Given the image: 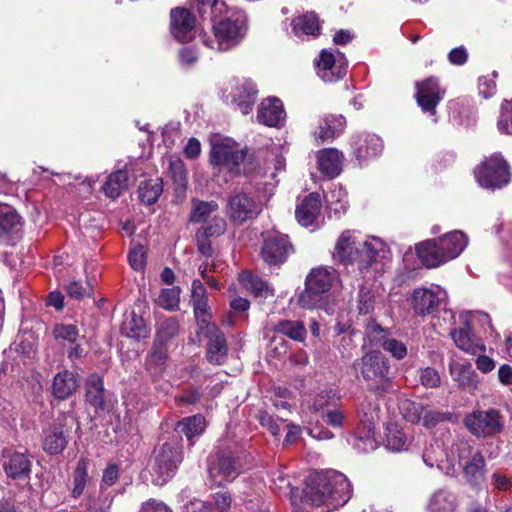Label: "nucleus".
Listing matches in <instances>:
<instances>
[{"label":"nucleus","instance_id":"45","mask_svg":"<svg viewBox=\"0 0 512 512\" xmlns=\"http://www.w3.org/2000/svg\"><path fill=\"white\" fill-rule=\"evenodd\" d=\"M274 331L281 333L294 341L302 342L306 337V328L301 321L282 320L274 326Z\"/></svg>","mask_w":512,"mask_h":512},{"label":"nucleus","instance_id":"62","mask_svg":"<svg viewBox=\"0 0 512 512\" xmlns=\"http://www.w3.org/2000/svg\"><path fill=\"white\" fill-rule=\"evenodd\" d=\"M167 359L166 343L155 340L150 353V361L157 366H162Z\"/></svg>","mask_w":512,"mask_h":512},{"label":"nucleus","instance_id":"59","mask_svg":"<svg viewBox=\"0 0 512 512\" xmlns=\"http://www.w3.org/2000/svg\"><path fill=\"white\" fill-rule=\"evenodd\" d=\"M169 169L174 182L184 187L187 181V171L184 163L180 159H170Z\"/></svg>","mask_w":512,"mask_h":512},{"label":"nucleus","instance_id":"22","mask_svg":"<svg viewBox=\"0 0 512 512\" xmlns=\"http://www.w3.org/2000/svg\"><path fill=\"white\" fill-rule=\"evenodd\" d=\"M113 496L102 486L98 492L87 493L78 503L71 504L70 512H110Z\"/></svg>","mask_w":512,"mask_h":512},{"label":"nucleus","instance_id":"7","mask_svg":"<svg viewBox=\"0 0 512 512\" xmlns=\"http://www.w3.org/2000/svg\"><path fill=\"white\" fill-rule=\"evenodd\" d=\"M445 457L451 466L458 463L462 467L465 480L471 486H479L484 482L485 459L478 451L472 453L468 442L460 440L453 443Z\"/></svg>","mask_w":512,"mask_h":512},{"label":"nucleus","instance_id":"6","mask_svg":"<svg viewBox=\"0 0 512 512\" xmlns=\"http://www.w3.org/2000/svg\"><path fill=\"white\" fill-rule=\"evenodd\" d=\"M183 460L182 448L177 437L155 447L150 461V474L154 485L169 482Z\"/></svg>","mask_w":512,"mask_h":512},{"label":"nucleus","instance_id":"42","mask_svg":"<svg viewBox=\"0 0 512 512\" xmlns=\"http://www.w3.org/2000/svg\"><path fill=\"white\" fill-rule=\"evenodd\" d=\"M190 4L202 18L209 15L212 20H215L223 13L228 12L225 2L219 0H190Z\"/></svg>","mask_w":512,"mask_h":512},{"label":"nucleus","instance_id":"47","mask_svg":"<svg viewBox=\"0 0 512 512\" xmlns=\"http://www.w3.org/2000/svg\"><path fill=\"white\" fill-rule=\"evenodd\" d=\"M218 210V204L215 201H193V210L190 215V221L193 223L208 222L211 214Z\"/></svg>","mask_w":512,"mask_h":512},{"label":"nucleus","instance_id":"57","mask_svg":"<svg viewBox=\"0 0 512 512\" xmlns=\"http://www.w3.org/2000/svg\"><path fill=\"white\" fill-rule=\"evenodd\" d=\"M206 223V226L199 229L203 235L210 237L220 236L226 231V221L223 217L214 216Z\"/></svg>","mask_w":512,"mask_h":512},{"label":"nucleus","instance_id":"53","mask_svg":"<svg viewBox=\"0 0 512 512\" xmlns=\"http://www.w3.org/2000/svg\"><path fill=\"white\" fill-rule=\"evenodd\" d=\"M386 447L393 452H400L406 449L407 437L397 426H392L387 429Z\"/></svg>","mask_w":512,"mask_h":512},{"label":"nucleus","instance_id":"52","mask_svg":"<svg viewBox=\"0 0 512 512\" xmlns=\"http://www.w3.org/2000/svg\"><path fill=\"white\" fill-rule=\"evenodd\" d=\"M365 334L372 346L383 347L384 342L390 338L389 331L381 327L375 320H370L367 323Z\"/></svg>","mask_w":512,"mask_h":512},{"label":"nucleus","instance_id":"51","mask_svg":"<svg viewBox=\"0 0 512 512\" xmlns=\"http://www.w3.org/2000/svg\"><path fill=\"white\" fill-rule=\"evenodd\" d=\"M180 288L177 286L163 289L158 296L157 304L169 311H175L179 308L180 303Z\"/></svg>","mask_w":512,"mask_h":512},{"label":"nucleus","instance_id":"55","mask_svg":"<svg viewBox=\"0 0 512 512\" xmlns=\"http://www.w3.org/2000/svg\"><path fill=\"white\" fill-rule=\"evenodd\" d=\"M192 305L200 331H202V327L215 326L210 323L211 315L209 313L208 299L196 300V302H192Z\"/></svg>","mask_w":512,"mask_h":512},{"label":"nucleus","instance_id":"39","mask_svg":"<svg viewBox=\"0 0 512 512\" xmlns=\"http://www.w3.org/2000/svg\"><path fill=\"white\" fill-rule=\"evenodd\" d=\"M327 208L335 216L340 217L347 211L348 197L346 190L341 185H333L325 195Z\"/></svg>","mask_w":512,"mask_h":512},{"label":"nucleus","instance_id":"25","mask_svg":"<svg viewBox=\"0 0 512 512\" xmlns=\"http://www.w3.org/2000/svg\"><path fill=\"white\" fill-rule=\"evenodd\" d=\"M449 371L452 379L457 382L462 389L470 393L478 389L480 383L479 376L472 368L471 363L451 361Z\"/></svg>","mask_w":512,"mask_h":512},{"label":"nucleus","instance_id":"4","mask_svg":"<svg viewBox=\"0 0 512 512\" xmlns=\"http://www.w3.org/2000/svg\"><path fill=\"white\" fill-rule=\"evenodd\" d=\"M213 38L207 34L200 35L202 42L210 49L228 51L244 39L247 28V15L242 10H233L219 21L212 20Z\"/></svg>","mask_w":512,"mask_h":512},{"label":"nucleus","instance_id":"28","mask_svg":"<svg viewBox=\"0 0 512 512\" xmlns=\"http://www.w3.org/2000/svg\"><path fill=\"white\" fill-rule=\"evenodd\" d=\"M4 470L8 477L13 479H25L31 472V461L29 457L20 452L7 453L4 456Z\"/></svg>","mask_w":512,"mask_h":512},{"label":"nucleus","instance_id":"43","mask_svg":"<svg viewBox=\"0 0 512 512\" xmlns=\"http://www.w3.org/2000/svg\"><path fill=\"white\" fill-rule=\"evenodd\" d=\"M87 401L96 409H104V387L102 379L94 374L87 380Z\"/></svg>","mask_w":512,"mask_h":512},{"label":"nucleus","instance_id":"58","mask_svg":"<svg viewBox=\"0 0 512 512\" xmlns=\"http://www.w3.org/2000/svg\"><path fill=\"white\" fill-rule=\"evenodd\" d=\"M420 383L426 388H437L441 383L438 371L432 367H426L418 371Z\"/></svg>","mask_w":512,"mask_h":512},{"label":"nucleus","instance_id":"30","mask_svg":"<svg viewBox=\"0 0 512 512\" xmlns=\"http://www.w3.org/2000/svg\"><path fill=\"white\" fill-rule=\"evenodd\" d=\"M292 33L299 39L305 37H316L320 33L318 17L313 12H306L292 19Z\"/></svg>","mask_w":512,"mask_h":512},{"label":"nucleus","instance_id":"2","mask_svg":"<svg viewBox=\"0 0 512 512\" xmlns=\"http://www.w3.org/2000/svg\"><path fill=\"white\" fill-rule=\"evenodd\" d=\"M348 478L335 470L311 473L306 480L304 498L307 503L324 507L327 512L344 506L352 496Z\"/></svg>","mask_w":512,"mask_h":512},{"label":"nucleus","instance_id":"21","mask_svg":"<svg viewBox=\"0 0 512 512\" xmlns=\"http://www.w3.org/2000/svg\"><path fill=\"white\" fill-rule=\"evenodd\" d=\"M258 94L255 83L250 79H237L231 90L233 103L246 115L252 111Z\"/></svg>","mask_w":512,"mask_h":512},{"label":"nucleus","instance_id":"32","mask_svg":"<svg viewBox=\"0 0 512 512\" xmlns=\"http://www.w3.org/2000/svg\"><path fill=\"white\" fill-rule=\"evenodd\" d=\"M87 462L83 459L79 460L72 475V488L70 495L66 498L67 503H78L80 497L84 495L87 484L89 482Z\"/></svg>","mask_w":512,"mask_h":512},{"label":"nucleus","instance_id":"20","mask_svg":"<svg viewBox=\"0 0 512 512\" xmlns=\"http://www.w3.org/2000/svg\"><path fill=\"white\" fill-rule=\"evenodd\" d=\"M76 418L72 415H65L62 420L53 427L44 431L43 449L50 455L61 453L67 445V435L63 430V426L76 423Z\"/></svg>","mask_w":512,"mask_h":512},{"label":"nucleus","instance_id":"27","mask_svg":"<svg viewBox=\"0 0 512 512\" xmlns=\"http://www.w3.org/2000/svg\"><path fill=\"white\" fill-rule=\"evenodd\" d=\"M322 208V202L318 193H311L306 196L296 207L295 216L298 223L308 227L315 223Z\"/></svg>","mask_w":512,"mask_h":512},{"label":"nucleus","instance_id":"10","mask_svg":"<svg viewBox=\"0 0 512 512\" xmlns=\"http://www.w3.org/2000/svg\"><path fill=\"white\" fill-rule=\"evenodd\" d=\"M475 177L481 187L502 188L510 181L508 164L500 155H492L477 167Z\"/></svg>","mask_w":512,"mask_h":512},{"label":"nucleus","instance_id":"63","mask_svg":"<svg viewBox=\"0 0 512 512\" xmlns=\"http://www.w3.org/2000/svg\"><path fill=\"white\" fill-rule=\"evenodd\" d=\"M67 294L73 299H83L90 295L91 289L88 285H83L80 281H71L66 286Z\"/></svg>","mask_w":512,"mask_h":512},{"label":"nucleus","instance_id":"26","mask_svg":"<svg viewBox=\"0 0 512 512\" xmlns=\"http://www.w3.org/2000/svg\"><path fill=\"white\" fill-rule=\"evenodd\" d=\"M416 252L420 262L427 268H435L448 262L439 241L435 239L416 245Z\"/></svg>","mask_w":512,"mask_h":512},{"label":"nucleus","instance_id":"36","mask_svg":"<svg viewBox=\"0 0 512 512\" xmlns=\"http://www.w3.org/2000/svg\"><path fill=\"white\" fill-rule=\"evenodd\" d=\"M22 229V219L10 205L0 203V235L12 236Z\"/></svg>","mask_w":512,"mask_h":512},{"label":"nucleus","instance_id":"40","mask_svg":"<svg viewBox=\"0 0 512 512\" xmlns=\"http://www.w3.org/2000/svg\"><path fill=\"white\" fill-rule=\"evenodd\" d=\"M205 427V418L202 415L197 414L180 420L176 425L175 431L178 434L185 435L188 441L191 442L194 437L199 436L204 432Z\"/></svg>","mask_w":512,"mask_h":512},{"label":"nucleus","instance_id":"64","mask_svg":"<svg viewBox=\"0 0 512 512\" xmlns=\"http://www.w3.org/2000/svg\"><path fill=\"white\" fill-rule=\"evenodd\" d=\"M183 512H213V509L209 502L193 498L184 505Z\"/></svg>","mask_w":512,"mask_h":512},{"label":"nucleus","instance_id":"38","mask_svg":"<svg viewBox=\"0 0 512 512\" xmlns=\"http://www.w3.org/2000/svg\"><path fill=\"white\" fill-rule=\"evenodd\" d=\"M456 508V496L446 489L435 491L431 495L428 504L429 512H456Z\"/></svg>","mask_w":512,"mask_h":512},{"label":"nucleus","instance_id":"33","mask_svg":"<svg viewBox=\"0 0 512 512\" xmlns=\"http://www.w3.org/2000/svg\"><path fill=\"white\" fill-rule=\"evenodd\" d=\"M77 387V375L74 372L63 370L54 376L52 393L56 398L64 400L71 396Z\"/></svg>","mask_w":512,"mask_h":512},{"label":"nucleus","instance_id":"11","mask_svg":"<svg viewBox=\"0 0 512 512\" xmlns=\"http://www.w3.org/2000/svg\"><path fill=\"white\" fill-rule=\"evenodd\" d=\"M464 424L476 437H489L503 429L501 414L496 409L473 411L466 415Z\"/></svg>","mask_w":512,"mask_h":512},{"label":"nucleus","instance_id":"19","mask_svg":"<svg viewBox=\"0 0 512 512\" xmlns=\"http://www.w3.org/2000/svg\"><path fill=\"white\" fill-rule=\"evenodd\" d=\"M351 146L356 160L362 165L382 153L383 141L376 134H360L352 138Z\"/></svg>","mask_w":512,"mask_h":512},{"label":"nucleus","instance_id":"13","mask_svg":"<svg viewBox=\"0 0 512 512\" xmlns=\"http://www.w3.org/2000/svg\"><path fill=\"white\" fill-rule=\"evenodd\" d=\"M447 301V292L440 286L414 289L411 305L417 315L424 316L436 311Z\"/></svg>","mask_w":512,"mask_h":512},{"label":"nucleus","instance_id":"54","mask_svg":"<svg viewBox=\"0 0 512 512\" xmlns=\"http://www.w3.org/2000/svg\"><path fill=\"white\" fill-rule=\"evenodd\" d=\"M179 331V323L174 317H169L159 322L157 327L156 339L158 341L167 343L170 339L175 337Z\"/></svg>","mask_w":512,"mask_h":512},{"label":"nucleus","instance_id":"44","mask_svg":"<svg viewBox=\"0 0 512 512\" xmlns=\"http://www.w3.org/2000/svg\"><path fill=\"white\" fill-rule=\"evenodd\" d=\"M52 334L56 342L63 347L70 344H75V342L78 341L80 337L77 325L72 323L55 324Z\"/></svg>","mask_w":512,"mask_h":512},{"label":"nucleus","instance_id":"34","mask_svg":"<svg viewBox=\"0 0 512 512\" xmlns=\"http://www.w3.org/2000/svg\"><path fill=\"white\" fill-rule=\"evenodd\" d=\"M447 260L457 258L466 248L468 237L462 231H453L438 239Z\"/></svg>","mask_w":512,"mask_h":512},{"label":"nucleus","instance_id":"49","mask_svg":"<svg viewBox=\"0 0 512 512\" xmlns=\"http://www.w3.org/2000/svg\"><path fill=\"white\" fill-rule=\"evenodd\" d=\"M399 410L402 416L411 423H420L425 407L422 403L410 399H402L399 402Z\"/></svg>","mask_w":512,"mask_h":512},{"label":"nucleus","instance_id":"1","mask_svg":"<svg viewBox=\"0 0 512 512\" xmlns=\"http://www.w3.org/2000/svg\"><path fill=\"white\" fill-rule=\"evenodd\" d=\"M388 254V246L382 239L367 237L361 241L359 232L345 230L338 237L332 256L348 272L357 273L363 280H369L380 272V260Z\"/></svg>","mask_w":512,"mask_h":512},{"label":"nucleus","instance_id":"8","mask_svg":"<svg viewBox=\"0 0 512 512\" xmlns=\"http://www.w3.org/2000/svg\"><path fill=\"white\" fill-rule=\"evenodd\" d=\"M378 412V404L369 398H365L358 407L357 413L360 424L351 443L359 452L366 453L376 449L374 423L378 419Z\"/></svg>","mask_w":512,"mask_h":512},{"label":"nucleus","instance_id":"50","mask_svg":"<svg viewBox=\"0 0 512 512\" xmlns=\"http://www.w3.org/2000/svg\"><path fill=\"white\" fill-rule=\"evenodd\" d=\"M326 295L315 289H311L307 285L298 297V303L302 308L314 309L321 308L325 303Z\"/></svg>","mask_w":512,"mask_h":512},{"label":"nucleus","instance_id":"18","mask_svg":"<svg viewBox=\"0 0 512 512\" xmlns=\"http://www.w3.org/2000/svg\"><path fill=\"white\" fill-rule=\"evenodd\" d=\"M200 333L207 338V360L214 365H221L227 357V344L222 331L217 326L202 327Z\"/></svg>","mask_w":512,"mask_h":512},{"label":"nucleus","instance_id":"17","mask_svg":"<svg viewBox=\"0 0 512 512\" xmlns=\"http://www.w3.org/2000/svg\"><path fill=\"white\" fill-rule=\"evenodd\" d=\"M171 33L182 43L191 41L195 36V18L185 8L177 7L171 10Z\"/></svg>","mask_w":512,"mask_h":512},{"label":"nucleus","instance_id":"37","mask_svg":"<svg viewBox=\"0 0 512 512\" xmlns=\"http://www.w3.org/2000/svg\"><path fill=\"white\" fill-rule=\"evenodd\" d=\"M239 279L242 285L257 298L266 299L274 295V290L266 281L249 271L241 273Z\"/></svg>","mask_w":512,"mask_h":512},{"label":"nucleus","instance_id":"9","mask_svg":"<svg viewBox=\"0 0 512 512\" xmlns=\"http://www.w3.org/2000/svg\"><path fill=\"white\" fill-rule=\"evenodd\" d=\"M262 209L263 197L259 193L241 191L227 199L226 214L236 224L256 218Z\"/></svg>","mask_w":512,"mask_h":512},{"label":"nucleus","instance_id":"15","mask_svg":"<svg viewBox=\"0 0 512 512\" xmlns=\"http://www.w3.org/2000/svg\"><path fill=\"white\" fill-rule=\"evenodd\" d=\"M318 76L327 83H333L344 78L347 72V60L337 51V55L322 50L316 62Z\"/></svg>","mask_w":512,"mask_h":512},{"label":"nucleus","instance_id":"16","mask_svg":"<svg viewBox=\"0 0 512 512\" xmlns=\"http://www.w3.org/2000/svg\"><path fill=\"white\" fill-rule=\"evenodd\" d=\"M209 479L214 486H222L225 482L233 481L238 475V466L231 453H222L209 464Z\"/></svg>","mask_w":512,"mask_h":512},{"label":"nucleus","instance_id":"12","mask_svg":"<svg viewBox=\"0 0 512 512\" xmlns=\"http://www.w3.org/2000/svg\"><path fill=\"white\" fill-rule=\"evenodd\" d=\"M415 87V98L418 106L424 113L434 117V122H437L436 107L442 101L445 90L441 88L438 79L435 77L416 82Z\"/></svg>","mask_w":512,"mask_h":512},{"label":"nucleus","instance_id":"56","mask_svg":"<svg viewBox=\"0 0 512 512\" xmlns=\"http://www.w3.org/2000/svg\"><path fill=\"white\" fill-rule=\"evenodd\" d=\"M451 413H443L436 410H424L421 422L428 429L434 428L437 424L452 420Z\"/></svg>","mask_w":512,"mask_h":512},{"label":"nucleus","instance_id":"14","mask_svg":"<svg viewBox=\"0 0 512 512\" xmlns=\"http://www.w3.org/2000/svg\"><path fill=\"white\" fill-rule=\"evenodd\" d=\"M293 252L288 236L277 232L268 233L261 249L263 260L269 265H281Z\"/></svg>","mask_w":512,"mask_h":512},{"label":"nucleus","instance_id":"5","mask_svg":"<svg viewBox=\"0 0 512 512\" xmlns=\"http://www.w3.org/2000/svg\"><path fill=\"white\" fill-rule=\"evenodd\" d=\"M357 379L367 383L368 389L384 394L392 387L389 360L378 350H371L352 364Z\"/></svg>","mask_w":512,"mask_h":512},{"label":"nucleus","instance_id":"48","mask_svg":"<svg viewBox=\"0 0 512 512\" xmlns=\"http://www.w3.org/2000/svg\"><path fill=\"white\" fill-rule=\"evenodd\" d=\"M357 309L360 314L371 313L376 304V295L371 287L360 285L356 296Z\"/></svg>","mask_w":512,"mask_h":512},{"label":"nucleus","instance_id":"31","mask_svg":"<svg viewBox=\"0 0 512 512\" xmlns=\"http://www.w3.org/2000/svg\"><path fill=\"white\" fill-rule=\"evenodd\" d=\"M346 126V119L343 115L329 114L320 121L318 130L315 131L316 138L322 141H330L340 135Z\"/></svg>","mask_w":512,"mask_h":512},{"label":"nucleus","instance_id":"60","mask_svg":"<svg viewBox=\"0 0 512 512\" xmlns=\"http://www.w3.org/2000/svg\"><path fill=\"white\" fill-rule=\"evenodd\" d=\"M335 393L332 389H326L318 393L309 409L314 412L322 411L325 407L329 406L334 400Z\"/></svg>","mask_w":512,"mask_h":512},{"label":"nucleus","instance_id":"24","mask_svg":"<svg viewBox=\"0 0 512 512\" xmlns=\"http://www.w3.org/2000/svg\"><path fill=\"white\" fill-rule=\"evenodd\" d=\"M450 336L459 349L470 355H477L486 351L485 344L478 340L472 333L467 319L464 320V326L453 329L450 332Z\"/></svg>","mask_w":512,"mask_h":512},{"label":"nucleus","instance_id":"61","mask_svg":"<svg viewBox=\"0 0 512 512\" xmlns=\"http://www.w3.org/2000/svg\"><path fill=\"white\" fill-rule=\"evenodd\" d=\"M382 348L398 360L405 358L407 355L406 345L402 341L391 337L389 340L384 342V346Z\"/></svg>","mask_w":512,"mask_h":512},{"label":"nucleus","instance_id":"35","mask_svg":"<svg viewBox=\"0 0 512 512\" xmlns=\"http://www.w3.org/2000/svg\"><path fill=\"white\" fill-rule=\"evenodd\" d=\"M335 279V270L331 267L312 269L306 277L305 285L326 295Z\"/></svg>","mask_w":512,"mask_h":512},{"label":"nucleus","instance_id":"3","mask_svg":"<svg viewBox=\"0 0 512 512\" xmlns=\"http://www.w3.org/2000/svg\"><path fill=\"white\" fill-rule=\"evenodd\" d=\"M210 161L219 170H227L232 175H245L255 180L267 175V167H261L254 155H247L235 141L216 137L211 141Z\"/></svg>","mask_w":512,"mask_h":512},{"label":"nucleus","instance_id":"41","mask_svg":"<svg viewBox=\"0 0 512 512\" xmlns=\"http://www.w3.org/2000/svg\"><path fill=\"white\" fill-rule=\"evenodd\" d=\"M128 175L126 170L118 169L112 172L106 179L102 189L104 194L111 199H116L127 188Z\"/></svg>","mask_w":512,"mask_h":512},{"label":"nucleus","instance_id":"29","mask_svg":"<svg viewBox=\"0 0 512 512\" xmlns=\"http://www.w3.org/2000/svg\"><path fill=\"white\" fill-rule=\"evenodd\" d=\"M318 168L322 174L334 178L342 171L343 153L335 148H327L318 152Z\"/></svg>","mask_w":512,"mask_h":512},{"label":"nucleus","instance_id":"46","mask_svg":"<svg viewBox=\"0 0 512 512\" xmlns=\"http://www.w3.org/2000/svg\"><path fill=\"white\" fill-rule=\"evenodd\" d=\"M138 192L140 200L147 205H151L162 194L163 182L160 178L144 181L140 184Z\"/></svg>","mask_w":512,"mask_h":512},{"label":"nucleus","instance_id":"23","mask_svg":"<svg viewBox=\"0 0 512 512\" xmlns=\"http://www.w3.org/2000/svg\"><path fill=\"white\" fill-rule=\"evenodd\" d=\"M286 113L283 103L276 97L264 99L257 111V119L260 123L269 127H280L284 124Z\"/></svg>","mask_w":512,"mask_h":512}]
</instances>
